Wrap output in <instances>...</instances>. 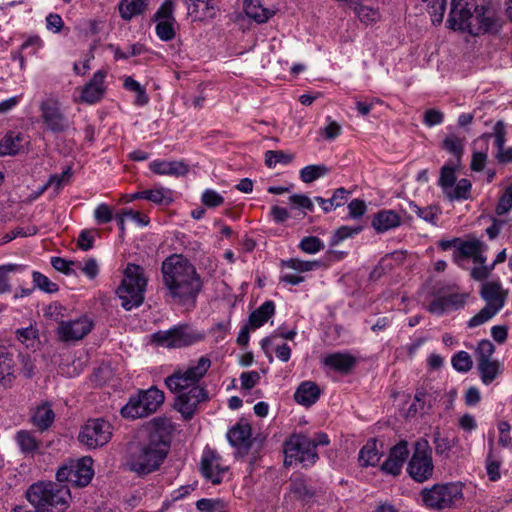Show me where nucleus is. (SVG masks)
<instances>
[{
  "instance_id": "nucleus-19",
  "label": "nucleus",
  "mask_w": 512,
  "mask_h": 512,
  "mask_svg": "<svg viewBox=\"0 0 512 512\" xmlns=\"http://www.w3.org/2000/svg\"><path fill=\"white\" fill-rule=\"evenodd\" d=\"M494 139V145L497 149L495 158L500 164L512 163V147L505 148L506 126L501 120L497 121L491 133L483 134L477 141H487Z\"/></svg>"
},
{
  "instance_id": "nucleus-55",
  "label": "nucleus",
  "mask_w": 512,
  "mask_h": 512,
  "mask_svg": "<svg viewBox=\"0 0 512 512\" xmlns=\"http://www.w3.org/2000/svg\"><path fill=\"white\" fill-rule=\"evenodd\" d=\"M355 13L359 20L365 24L374 23L380 18L379 11L369 6H357L355 7Z\"/></svg>"
},
{
  "instance_id": "nucleus-52",
  "label": "nucleus",
  "mask_w": 512,
  "mask_h": 512,
  "mask_svg": "<svg viewBox=\"0 0 512 512\" xmlns=\"http://www.w3.org/2000/svg\"><path fill=\"white\" fill-rule=\"evenodd\" d=\"M433 443L436 454L445 457L449 456V452L454 446V440L441 436L439 431L434 432Z\"/></svg>"
},
{
  "instance_id": "nucleus-26",
  "label": "nucleus",
  "mask_w": 512,
  "mask_h": 512,
  "mask_svg": "<svg viewBox=\"0 0 512 512\" xmlns=\"http://www.w3.org/2000/svg\"><path fill=\"white\" fill-rule=\"evenodd\" d=\"M321 394L319 386L312 381L302 382L294 393L295 401L305 407H310L319 399Z\"/></svg>"
},
{
  "instance_id": "nucleus-24",
  "label": "nucleus",
  "mask_w": 512,
  "mask_h": 512,
  "mask_svg": "<svg viewBox=\"0 0 512 512\" xmlns=\"http://www.w3.org/2000/svg\"><path fill=\"white\" fill-rule=\"evenodd\" d=\"M401 224V218L394 210H380L371 221L372 227L377 233H384Z\"/></svg>"
},
{
  "instance_id": "nucleus-12",
  "label": "nucleus",
  "mask_w": 512,
  "mask_h": 512,
  "mask_svg": "<svg viewBox=\"0 0 512 512\" xmlns=\"http://www.w3.org/2000/svg\"><path fill=\"white\" fill-rule=\"evenodd\" d=\"M91 457H83L77 461H70L62 465L56 472L58 482H69L74 487H86L94 476Z\"/></svg>"
},
{
  "instance_id": "nucleus-51",
  "label": "nucleus",
  "mask_w": 512,
  "mask_h": 512,
  "mask_svg": "<svg viewBox=\"0 0 512 512\" xmlns=\"http://www.w3.org/2000/svg\"><path fill=\"white\" fill-rule=\"evenodd\" d=\"M455 169L449 165H444L441 168L439 185L442 187L445 194H447L455 185Z\"/></svg>"
},
{
  "instance_id": "nucleus-27",
  "label": "nucleus",
  "mask_w": 512,
  "mask_h": 512,
  "mask_svg": "<svg viewBox=\"0 0 512 512\" xmlns=\"http://www.w3.org/2000/svg\"><path fill=\"white\" fill-rule=\"evenodd\" d=\"M244 11L247 17L257 23L267 22L275 13L274 10L264 7L262 0H245Z\"/></svg>"
},
{
  "instance_id": "nucleus-64",
  "label": "nucleus",
  "mask_w": 512,
  "mask_h": 512,
  "mask_svg": "<svg viewBox=\"0 0 512 512\" xmlns=\"http://www.w3.org/2000/svg\"><path fill=\"white\" fill-rule=\"evenodd\" d=\"M94 217L98 224H105L112 220L113 214L107 204H100L94 211Z\"/></svg>"
},
{
  "instance_id": "nucleus-49",
  "label": "nucleus",
  "mask_w": 512,
  "mask_h": 512,
  "mask_svg": "<svg viewBox=\"0 0 512 512\" xmlns=\"http://www.w3.org/2000/svg\"><path fill=\"white\" fill-rule=\"evenodd\" d=\"M298 247L306 254H316L323 250L325 245L323 241L316 236H306L301 239Z\"/></svg>"
},
{
  "instance_id": "nucleus-14",
  "label": "nucleus",
  "mask_w": 512,
  "mask_h": 512,
  "mask_svg": "<svg viewBox=\"0 0 512 512\" xmlns=\"http://www.w3.org/2000/svg\"><path fill=\"white\" fill-rule=\"evenodd\" d=\"M158 344L167 348H181L204 339V334L188 325H179L155 334Z\"/></svg>"
},
{
  "instance_id": "nucleus-29",
  "label": "nucleus",
  "mask_w": 512,
  "mask_h": 512,
  "mask_svg": "<svg viewBox=\"0 0 512 512\" xmlns=\"http://www.w3.org/2000/svg\"><path fill=\"white\" fill-rule=\"evenodd\" d=\"M356 359L348 353H332L325 357L324 364L341 373L349 372L355 365Z\"/></svg>"
},
{
  "instance_id": "nucleus-53",
  "label": "nucleus",
  "mask_w": 512,
  "mask_h": 512,
  "mask_svg": "<svg viewBox=\"0 0 512 512\" xmlns=\"http://www.w3.org/2000/svg\"><path fill=\"white\" fill-rule=\"evenodd\" d=\"M361 230H362L361 226H356V227L341 226L331 236L330 246L334 247V246L338 245L340 242H342L346 238H349L355 234H358Z\"/></svg>"
},
{
  "instance_id": "nucleus-36",
  "label": "nucleus",
  "mask_w": 512,
  "mask_h": 512,
  "mask_svg": "<svg viewBox=\"0 0 512 512\" xmlns=\"http://www.w3.org/2000/svg\"><path fill=\"white\" fill-rule=\"evenodd\" d=\"M148 0H122L119 4L121 17L129 21L133 17L144 13Z\"/></svg>"
},
{
  "instance_id": "nucleus-54",
  "label": "nucleus",
  "mask_w": 512,
  "mask_h": 512,
  "mask_svg": "<svg viewBox=\"0 0 512 512\" xmlns=\"http://www.w3.org/2000/svg\"><path fill=\"white\" fill-rule=\"evenodd\" d=\"M34 286L46 293H56L59 287L56 283L49 280L48 277L40 272L34 271L32 274Z\"/></svg>"
},
{
  "instance_id": "nucleus-2",
  "label": "nucleus",
  "mask_w": 512,
  "mask_h": 512,
  "mask_svg": "<svg viewBox=\"0 0 512 512\" xmlns=\"http://www.w3.org/2000/svg\"><path fill=\"white\" fill-rule=\"evenodd\" d=\"M169 450L168 436L160 430H153L146 441L131 448L127 460L128 469L140 476L155 472L163 464Z\"/></svg>"
},
{
  "instance_id": "nucleus-9",
  "label": "nucleus",
  "mask_w": 512,
  "mask_h": 512,
  "mask_svg": "<svg viewBox=\"0 0 512 512\" xmlns=\"http://www.w3.org/2000/svg\"><path fill=\"white\" fill-rule=\"evenodd\" d=\"M407 472L418 483H423L432 478L434 473L432 449L426 439L420 438L415 442L414 452L408 462Z\"/></svg>"
},
{
  "instance_id": "nucleus-56",
  "label": "nucleus",
  "mask_w": 512,
  "mask_h": 512,
  "mask_svg": "<svg viewBox=\"0 0 512 512\" xmlns=\"http://www.w3.org/2000/svg\"><path fill=\"white\" fill-rule=\"evenodd\" d=\"M512 209V184L506 187L499 198L495 212L498 216L508 213Z\"/></svg>"
},
{
  "instance_id": "nucleus-60",
  "label": "nucleus",
  "mask_w": 512,
  "mask_h": 512,
  "mask_svg": "<svg viewBox=\"0 0 512 512\" xmlns=\"http://www.w3.org/2000/svg\"><path fill=\"white\" fill-rule=\"evenodd\" d=\"M201 201L205 206L215 208L223 204L224 198L215 190L206 189L202 194Z\"/></svg>"
},
{
  "instance_id": "nucleus-46",
  "label": "nucleus",
  "mask_w": 512,
  "mask_h": 512,
  "mask_svg": "<svg viewBox=\"0 0 512 512\" xmlns=\"http://www.w3.org/2000/svg\"><path fill=\"white\" fill-rule=\"evenodd\" d=\"M327 173L328 168L325 165H308L300 171V178L304 183H311Z\"/></svg>"
},
{
  "instance_id": "nucleus-45",
  "label": "nucleus",
  "mask_w": 512,
  "mask_h": 512,
  "mask_svg": "<svg viewBox=\"0 0 512 512\" xmlns=\"http://www.w3.org/2000/svg\"><path fill=\"white\" fill-rule=\"evenodd\" d=\"M429 9L434 24H440L443 20L447 0H421Z\"/></svg>"
},
{
  "instance_id": "nucleus-63",
  "label": "nucleus",
  "mask_w": 512,
  "mask_h": 512,
  "mask_svg": "<svg viewBox=\"0 0 512 512\" xmlns=\"http://www.w3.org/2000/svg\"><path fill=\"white\" fill-rule=\"evenodd\" d=\"M240 381L242 389H252L260 381V374L257 371L243 372L240 375Z\"/></svg>"
},
{
  "instance_id": "nucleus-4",
  "label": "nucleus",
  "mask_w": 512,
  "mask_h": 512,
  "mask_svg": "<svg viewBox=\"0 0 512 512\" xmlns=\"http://www.w3.org/2000/svg\"><path fill=\"white\" fill-rule=\"evenodd\" d=\"M147 279L143 268L137 264L129 263L124 270V277L116 294L121 300V306L125 310L139 307L144 301V292Z\"/></svg>"
},
{
  "instance_id": "nucleus-16",
  "label": "nucleus",
  "mask_w": 512,
  "mask_h": 512,
  "mask_svg": "<svg viewBox=\"0 0 512 512\" xmlns=\"http://www.w3.org/2000/svg\"><path fill=\"white\" fill-rule=\"evenodd\" d=\"M94 327V322L88 316L67 321H61L57 327V335L63 342L82 340Z\"/></svg>"
},
{
  "instance_id": "nucleus-25",
  "label": "nucleus",
  "mask_w": 512,
  "mask_h": 512,
  "mask_svg": "<svg viewBox=\"0 0 512 512\" xmlns=\"http://www.w3.org/2000/svg\"><path fill=\"white\" fill-rule=\"evenodd\" d=\"M152 172L158 175L184 176L188 172V166L182 161L155 160L149 164Z\"/></svg>"
},
{
  "instance_id": "nucleus-1",
  "label": "nucleus",
  "mask_w": 512,
  "mask_h": 512,
  "mask_svg": "<svg viewBox=\"0 0 512 512\" xmlns=\"http://www.w3.org/2000/svg\"><path fill=\"white\" fill-rule=\"evenodd\" d=\"M166 295L175 303L194 307L202 290V280L195 266L183 255L167 257L161 266Z\"/></svg>"
},
{
  "instance_id": "nucleus-34",
  "label": "nucleus",
  "mask_w": 512,
  "mask_h": 512,
  "mask_svg": "<svg viewBox=\"0 0 512 512\" xmlns=\"http://www.w3.org/2000/svg\"><path fill=\"white\" fill-rule=\"evenodd\" d=\"M474 0H451V9L449 14L448 22L450 23L451 28L456 29V22L461 19H466L469 10H472L474 7Z\"/></svg>"
},
{
  "instance_id": "nucleus-13",
  "label": "nucleus",
  "mask_w": 512,
  "mask_h": 512,
  "mask_svg": "<svg viewBox=\"0 0 512 512\" xmlns=\"http://www.w3.org/2000/svg\"><path fill=\"white\" fill-rule=\"evenodd\" d=\"M112 437V426L103 418H93L82 426L78 439L89 449H96L106 445Z\"/></svg>"
},
{
  "instance_id": "nucleus-20",
  "label": "nucleus",
  "mask_w": 512,
  "mask_h": 512,
  "mask_svg": "<svg viewBox=\"0 0 512 512\" xmlns=\"http://www.w3.org/2000/svg\"><path fill=\"white\" fill-rule=\"evenodd\" d=\"M408 456V443L405 440H401L390 449L388 458L381 465V470L393 476L399 475Z\"/></svg>"
},
{
  "instance_id": "nucleus-58",
  "label": "nucleus",
  "mask_w": 512,
  "mask_h": 512,
  "mask_svg": "<svg viewBox=\"0 0 512 512\" xmlns=\"http://www.w3.org/2000/svg\"><path fill=\"white\" fill-rule=\"evenodd\" d=\"M224 507V503L220 499L202 498L196 502V508L201 512H219Z\"/></svg>"
},
{
  "instance_id": "nucleus-59",
  "label": "nucleus",
  "mask_w": 512,
  "mask_h": 512,
  "mask_svg": "<svg viewBox=\"0 0 512 512\" xmlns=\"http://www.w3.org/2000/svg\"><path fill=\"white\" fill-rule=\"evenodd\" d=\"M174 21H159L156 25V34L163 41H170L175 37Z\"/></svg>"
},
{
  "instance_id": "nucleus-18",
  "label": "nucleus",
  "mask_w": 512,
  "mask_h": 512,
  "mask_svg": "<svg viewBox=\"0 0 512 512\" xmlns=\"http://www.w3.org/2000/svg\"><path fill=\"white\" fill-rule=\"evenodd\" d=\"M227 470L228 467L221 465V456L215 450L206 447L200 463V471L203 477L211 481L212 484L218 485L222 482L223 474Z\"/></svg>"
},
{
  "instance_id": "nucleus-62",
  "label": "nucleus",
  "mask_w": 512,
  "mask_h": 512,
  "mask_svg": "<svg viewBox=\"0 0 512 512\" xmlns=\"http://www.w3.org/2000/svg\"><path fill=\"white\" fill-rule=\"evenodd\" d=\"M69 175H70V168H67L60 175L55 174V175L50 176L47 183L42 187L41 192L45 191L48 187H53L54 192L57 194L62 187L64 178L69 177Z\"/></svg>"
},
{
  "instance_id": "nucleus-21",
  "label": "nucleus",
  "mask_w": 512,
  "mask_h": 512,
  "mask_svg": "<svg viewBox=\"0 0 512 512\" xmlns=\"http://www.w3.org/2000/svg\"><path fill=\"white\" fill-rule=\"evenodd\" d=\"M107 72L104 70H98L94 73L91 80L83 86L80 100L88 104H94L99 102L106 91L105 78Z\"/></svg>"
},
{
  "instance_id": "nucleus-39",
  "label": "nucleus",
  "mask_w": 512,
  "mask_h": 512,
  "mask_svg": "<svg viewBox=\"0 0 512 512\" xmlns=\"http://www.w3.org/2000/svg\"><path fill=\"white\" fill-rule=\"evenodd\" d=\"M320 261L312 260V261H305L298 258H291L288 260H282L281 261V267L282 268H288L295 270L298 273L313 271L320 267Z\"/></svg>"
},
{
  "instance_id": "nucleus-8",
  "label": "nucleus",
  "mask_w": 512,
  "mask_h": 512,
  "mask_svg": "<svg viewBox=\"0 0 512 512\" xmlns=\"http://www.w3.org/2000/svg\"><path fill=\"white\" fill-rule=\"evenodd\" d=\"M463 19L456 22V29L467 30L473 36H479L487 32H494L500 28L499 18L496 12L488 7H478L476 4L469 10Z\"/></svg>"
},
{
  "instance_id": "nucleus-5",
  "label": "nucleus",
  "mask_w": 512,
  "mask_h": 512,
  "mask_svg": "<svg viewBox=\"0 0 512 512\" xmlns=\"http://www.w3.org/2000/svg\"><path fill=\"white\" fill-rule=\"evenodd\" d=\"M420 495L424 506L436 510L457 508L464 499L460 482L438 483L424 488Z\"/></svg>"
},
{
  "instance_id": "nucleus-10",
  "label": "nucleus",
  "mask_w": 512,
  "mask_h": 512,
  "mask_svg": "<svg viewBox=\"0 0 512 512\" xmlns=\"http://www.w3.org/2000/svg\"><path fill=\"white\" fill-rule=\"evenodd\" d=\"M211 361L209 358L202 356L198 359L196 365L189 367L185 371L177 370L165 379L166 387L175 393H182L186 389L192 387H200L198 382L207 373Z\"/></svg>"
},
{
  "instance_id": "nucleus-32",
  "label": "nucleus",
  "mask_w": 512,
  "mask_h": 512,
  "mask_svg": "<svg viewBox=\"0 0 512 512\" xmlns=\"http://www.w3.org/2000/svg\"><path fill=\"white\" fill-rule=\"evenodd\" d=\"M187 13L192 16L194 20H201L206 17L213 16L214 7L211 0H183Z\"/></svg>"
},
{
  "instance_id": "nucleus-57",
  "label": "nucleus",
  "mask_w": 512,
  "mask_h": 512,
  "mask_svg": "<svg viewBox=\"0 0 512 512\" xmlns=\"http://www.w3.org/2000/svg\"><path fill=\"white\" fill-rule=\"evenodd\" d=\"M495 352L494 344L487 339L481 340L476 348V355L478 362L492 360L491 357Z\"/></svg>"
},
{
  "instance_id": "nucleus-31",
  "label": "nucleus",
  "mask_w": 512,
  "mask_h": 512,
  "mask_svg": "<svg viewBox=\"0 0 512 512\" xmlns=\"http://www.w3.org/2000/svg\"><path fill=\"white\" fill-rule=\"evenodd\" d=\"M54 419L55 413L48 402L39 405L32 415V423L40 431L47 430L53 424Z\"/></svg>"
},
{
  "instance_id": "nucleus-50",
  "label": "nucleus",
  "mask_w": 512,
  "mask_h": 512,
  "mask_svg": "<svg viewBox=\"0 0 512 512\" xmlns=\"http://www.w3.org/2000/svg\"><path fill=\"white\" fill-rule=\"evenodd\" d=\"M451 363L453 368L461 373L468 372L473 366L472 358L466 351H460L456 353L452 357Z\"/></svg>"
},
{
  "instance_id": "nucleus-47",
  "label": "nucleus",
  "mask_w": 512,
  "mask_h": 512,
  "mask_svg": "<svg viewBox=\"0 0 512 512\" xmlns=\"http://www.w3.org/2000/svg\"><path fill=\"white\" fill-rule=\"evenodd\" d=\"M471 182L468 179H461L457 182L455 187L446 194L450 200L468 199L471 191Z\"/></svg>"
},
{
  "instance_id": "nucleus-17",
  "label": "nucleus",
  "mask_w": 512,
  "mask_h": 512,
  "mask_svg": "<svg viewBox=\"0 0 512 512\" xmlns=\"http://www.w3.org/2000/svg\"><path fill=\"white\" fill-rule=\"evenodd\" d=\"M208 394L203 387H192L188 392L179 393L174 407L185 419H191L199 403L206 401Z\"/></svg>"
},
{
  "instance_id": "nucleus-11",
  "label": "nucleus",
  "mask_w": 512,
  "mask_h": 512,
  "mask_svg": "<svg viewBox=\"0 0 512 512\" xmlns=\"http://www.w3.org/2000/svg\"><path fill=\"white\" fill-rule=\"evenodd\" d=\"M284 453L286 466L299 462L308 467L318 459L317 452L311 447L310 438L304 434L291 435L284 443Z\"/></svg>"
},
{
  "instance_id": "nucleus-3",
  "label": "nucleus",
  "mask_w": 512,
  "mask_h": 512,
  "mask_svg": "<svg viewBox=\"0 0 512 512\" xmlns=\"http://www.w3.org/2000/svg\"><path fill=\"white\" fill-rule=\"evenodd\" d=\"M26 498L40 512H65L71 494L62 482H37L27 489Z\"/></svg>"
},
{
  "instance_id": "nucleus-48",
  "label": "nucleus",
  "mask_w": 512,
  "mask_h": 512,
  "mask_svg": "<svg viewBox=\"0 0 512 512\" xmlns=\"http://www.w3.org/2000/svg\"><path fill=\"white\" fill-rule=\"evenodd\" d=\"M145 199L162 205H168L172 202L170 190L164 188L145 190Z\"/></svg>"
},
{
  "instance_id": "nucleus-41",
  "label": "nucleus",
  "mask_w": 512,
  "mask_h": 512,
  "mask_svg": "<svg viewBox=\"0 0 512 512\" xmlns=\"http://www.w3.org/2000/svg\"><path fill=\"white\" fill-rule=\"evenodd\" d=\"M294 159V154L283 150H268L265 152V164L269 168H274L277 164L287 165Z\"/></svg>"
},
{
  "instance_id": "nucleus-44",
  "label": "nucleus",
  "mask_w": 512,
  "mask_h": 512,
  "mask_svg": "<svg viewBox=\"0 0 512 512\" xmlns=\"http://www.w3.org/2000/svg\"><path fill=\"white\" fill-rule=\"evenodd\" d=\"M442 148L452 154L456 158L457 162H460L464 152L462 139L453 134L449 135L443 140Z\"/></svg>"
},
{
  "instance_id": "nucleus-38",
  "label": "nucleus",
  "mask_w": 512,
  "mask_h": 512,
  "mask_svg": "<svg viewBox=\"0 0 512 512\" xmlns=\"http://www.w3.org/2000/svg\"><path fill=\"white\" fill-rule=\"evenodd\" d=\"M478 370L484 384L492 383L500 374V363L496 360H484L478 362Z\"/></svg>"
},
{
  "instance_id": "nucleus-28",
  "label": "nucleus",
  "mask_w": 512,
  "mask_h": 512,
  "mask_svg": "<svg viewBox=\"0 0 512 512\" xmlns=\"http://www.w3.org/2000/svg\"><path fill=\"white\" fill-rule=\"evenodd\" d=\"M24 142V134L14 131L8 132L0 141V156L18 154L22 150Z\"/></svg>"
},
{
  "instance_id": "nucleus-35",
  "label": "nucleus",
  "mask_w": 512,
  "mask_h": 512,
  "mask_svg": "<svg viewBox=\"0 0 512 512\" xmlns=\"http://www.w3.org/2000/svg\"><path fill=\"white\" fill-rule=\"evenodd\" d=\"M275 305L273 301L264 302L259 308L249 315V325L256 329L264 325L268 319L274 314Z\"/></svg>"
},
{
  "instance_id": "nucleus-23",
  "label": "nucleus",
  "mask_w": 512,
  "mask_h": 512,
  "mask_svg": "<svg viewBox=\"0 0 512 512\" xmlns=\"http://www.w3.org/2000/svg\"><path fill=\"white\" fill-rule=\"evenodd\" d=\"M16 362L13 353L6 347H0V383L10 386L16 378Z\"/></svg>"
},
{
  "instance_id": "nucleus-40",
  "label": "nucleus",
  "mask_w": 512,
  "mask_h": 512,
  "mask_svg": "<svg viewBox=\"0 0 512 512\" xmlns=\"http://www.w3.org/2000/svg\"><path fill=\"white\" fill-rule=\"evenodd\" d=\"M290 491L303 501L311 500L314 495V489L307 483L305 479L296 478L290 484Z\"/></svg>"
},
{
  "instance_id": "nucleus-30",
  "label": "nucleus",
  "mask_w": 512,
  "mask_h": 512,
  "mask_svg": "<svg viewBox=\"0 0 512 512\" xmlns=\"http://www.w3.org/2000/svg\"><path fill=\"white\" fill-rule=\"evenodd\" d=\"M486 248V245L476 238L465 241L460 239V243L453 254L454 261L458 263L461 259L472 258L477 252H483Z\"/></svg>"
},
{
  "instance_id": "nucleus-22",
  "label": "nucleus",
  "mask_w": 512,
  "mask_h": 512,
  "mask_svg": "<svg viewBox=\"0 0 512 512\" xmlns=\"http://www.w3.org/2000/svg\"><path fill=\"white\" fill-rule=\"evenodd\" d=\"M229 443L242 454H247L251 446V427L248 424H237L227 433Z\"/></svg>"
},
{
  "instance_id": "nucleus-7",
  "label": "nucleus",
  "mask_w": 512,
  "mask_h": 512,
  "mask_svg": "<svg viewBox=\"0 0 512 512\" xmlns=\"http://www.w3.org/2000/svg\"><path fill=\"white\" fill-rule=\"evenodd\" d=\"M486 305L468 321L469 328H475L493 318L504 306L507 294L499 282H485L480 290Z\"/></svg>"
},
{
  "instance_id": "nucleus-61",
  "label": "nucleus",
  "mask_w": 512,
  "mask_h": 512,
  "mask_svg": "<svg viewBox=\"0 0 512 512\" xmlns=\"http://www.w3.org/2000/svg\"><path fill=\"white\" fill-rule=\"evenodd\" d=\"M174 3L172 0H165L154 15L155 20L175 21L173 17Z\"/></svg>"
},
{
  "instance_id": "nucleus-15",
  "label": "nucleus",
  "mask_w": 512,
  "mask_h": 512,
  "mask_svg": "<svg viewBox=\"0 0 512 512\" xmlns=\"http://www.w3.org/2000/svg\"><path fill=\"white\" fill-rule=\"evenodd\" d=\"M41 119L45 127L53 133H62L68 130L70 123L66 115L61 111L60 102L55 98H49L40 104Z\"/></svg>"
},
{
  "instance_id": "nucleus-42",
  "label": "nucleus",
  "mask_w": 512,
  "mask_h": 512,
  "mask_svg": "<svg viewBox=\"0 0 512 512\" xmlns=\"http://www.w3.org/2000/svg\"><path fill=\"white\" fill-rule=\"evenodd\" d=\"M25 267L19 264H5L0 266V295L10 293L12 285L9 280V273L22 271Z\"/></svg>"
},
{
  "instance_id": "nucleus-6",
  "label": "nucleus",
  "mask_w": 512,
  "mask_h": 512,
  "mask_svg": "<svg viewBox=\"0 0 512 512\" xmlns=\"http://www.w3.org/2000/svg\"><path fill=\"white\" fill-rule=\"evenodd\" d=\"M164 400V392L152 386L147 390L139 391L137 395L131 396L127 404L122 407L121 415L129 419L146 417L156 412Z\"/></svg>"
},
{
  "instance_id": "nucleus-37",
  "label": "nucleus",
  "mask_w": 512,
  "mask_h": 512,
  "mask_svg": "<svg viewBox=\"0 0 512 512\" xmlns=\"http://www.w3.org/2000/svg\"><path fill=\"white\" fill-rule=\"evenodd\" d=\"M359 463L363 467L375 466L380 460V454L376 447V441L370 440L359 452Z\"/></svg>"
},
{
  "instance_id": "nucleus-43",
  "label": "nucleus",
  "mask_w": 512,
  "mask_h": 512,
  "mask_svg": "<svg viewBox=\"0 0 512 512\" xmlns=\"http://www.w3.org/2000/svg\"><path fill=\"white\" fill-rule=\"evenodd\" d=\"M16 441L24 453H33L39 448V442L29 431H19L16 434Z\"/></svg>"
},
{
  "instance_id": "nucleus-33",
  "label": "nucleus",
  "mask_w": 512,
  "mask_h": 512,
  "mask_svg": "<svg viewBox=\"0 0 512 512\" xmlns=\"http://www.w3.org/2000/svg\"><path fill=\"white\" fill-rule=\"evenodd\" d=\"M403 210L405 213H414L420 219H423L424 221L433 225L436 224L437 217L441 213L440 208L436 205L420 207L412 201L408 202L407 206L403 208Z\"/></svg>"
}]
</instances>
